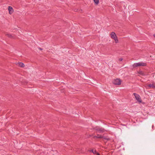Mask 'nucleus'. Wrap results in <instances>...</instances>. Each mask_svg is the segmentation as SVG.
Masks as SVG:
<instances>
[{"mask_svg": "<svg viewBox=\"0 0 155 155\" xmlns=\"http://www.w3.org/2000/svg\"><path fill=\"white\" fill-rule=\"evenodd\" d=\"M134 95L138 102L139 103H141L142 101L140 96L138 94L135 93H134Z\"/></svg>", "mask_w": 155, "mask_h": 155, "instance_id": "20e7f679", "label": "nucleus"}, {"mask_svg": "<svg viewBox=\"0 0 155 155\" xmlns=\"http://www.w3.org/2000/svg\"><path fill=\"white\" fill-rule=\"evenodd\" d=\"M98 138H102V137L101 136L98 137Z\"/></svg>", "mask_w": 155, "mask_h": 155, "instance_id": "ddd939ff", "label": "nucleus"}, {"mask_svg": "<svg viewBox=\"0 0 155 155\" xmlns=\"http://www.w3.org/2000/svg\"><path fill=\"white\" fill-rule=\"evenodd\" d=\"M153 36H154V37L155 38V34L153 35Z\"/></svg>", "mask_w": 155, "mask_h": 155, "instance_id": "4468645a", "label": "nucleus"}, {"mask_svg": "<svg viewBox=\"0 0 155 155\" xmlns=\"http://www.w3.org/2000/svg\"><path fill=\"white\" fill-rule=\"evenodd\" d=\"M6 35L9 38H12L13 37L12 35L10 34H7Z\"/></svg>", "mask_w": 155, "mask_h": 155, "instance_id": "9b49d317", "label": "nucleus"}, {"mask_svg": "<svg viewBox=\"0 0 155 155\" xmlns=\"http://www.w3.org/2000/svg\"><path fill=\"white\" fill-rule=\"evenodd\" d=\"M88 152L90 153V154H96V155H100L99 153L97 152L95 150H88Z\"/></svg>", "mask_w": 155, "mask_h": 155, "instance_id": "39448f33", "label": "nucleus"}, {"mask_svg": "<svg viewBox=\"0 0 155 155\" xmlns=\"http://www.w3.org/2000/svg\"><path fill=\"white\" fill-rule=\"evenodd\" d=\"M18 65L21 67H24L25 66L24 64L21 62H19L18 63Z\"/></svg>", "mask_w": 155, "mask_h": 155, "instance_id": "1a4fd4ad", "label": "nucleus"}, {"mask_svg": "<svg viewBox=\"0 0 155 155\" xmlns=\"http://www.w3.org/2000/svg\"><path fill=\"white\" fill-rule=\"evenodd\" d=\"M110 35L111 38L113 39L114 40V42L116 43H117L119 42V41L117 37L115 32H112L111 33Z\"/></svg>", "mask_w": 155, "mask_h": 155, "instance_id": "f257e3e1", "label": "nucleus"}, {"mask_svg": "<svg viewBox=\"0 0 155 155\" xmlns=\"http://www.w3.org/2000/svg\"><path fill=\"white\" fill-rule=\"evenodd\" d=\"M146 65V64L145 63L142 62H139L138 63H135L133 65L134 67H139L141 66H145Z\"/></svg>", "mask_w": 155, "mask_h": 155, "instance_id": "f03ea898", "label": "nucleus"}, {"mask_svg": "<svg viewBox=\"0 0 155 155\" xmlns=\"http://www.w3.org/2000/svg\"><path fill=\"white\" fill-rule=\"evenodd\" d=\"M96 5H98L99 3V0H93Z\"/></svg>", "mask_w": 155, "mask_h": 155, "instance_id": "9d476101", "label": "nucleus"}, {"mask_svg": "<svg viewBox=\"0 0 155 155\" xmlns=\"http://www.w3.org/2000/svg\"><path fill=\"white\" fill-rule=\"evenodd\" d=\"M8 10L10 14H11L13 13L14 10L12 7L9 6L8 7Z\"/></svg>", "mask_w": 155, "mask_h": 155, "instance_id": "423d86ee", "label": "nucleus"}, {"mask_svg": "<svg viewBox=\"0 0 155 155\" xmlns=\"http://www.w3.org/2000/svg\"><path fill=\"white\" fill-rule=\"evenodd\" d=\"M148 88H155V84H150L148 85Z\"/></svg>", "mask_w": 155, "mask_h": 155, "instance_id": "0eeeda50", "label": "nucleus"}, {"mask_svg": "<svg viewBox=\"0 0 155 155\" xmlns=\"http://www.w3.org/2000/svg\"><path fill=\"white\" fill-rule=\"evenodd\" d=\"M138 73L140 75L142 76H145L146 74L144 73L143 71H139L138 72Z\"/></svg>", "mask_w": 155, "mask_h": 155, "instance_id": "6e6552de", "label": "nucleus"}, {"mask_svg": "<svg viewBox=\"0 0 155 155\" xmlns=\"http://www.w3.org/2000/svg\"><path fill=\"white\" fill-rule=\"evenodd\" d=\"M123 60V59L122 58H120L119 59V60L120 61H121L122 60Z\"/></svg>", "mask_w": 155, "mask_h": 155, "instance_id": "f8f14e48", "label": "nucleus"}, {"mask_svg": "<svg viewBox=\"0 0 155 155\" xmlns=\"http://www.w3.org/2000/svg\"><path fill=\"white\" fill-rule=\"evenodd\" d=\"M121 81L119 79H114L113 81V83L116 85H119L121 84Z\"/></svg>", "mask_w": 155, "mask_h": 155, "instance_id": "7ed1b4c3", "label": "nucleus"}]
</instances>
